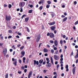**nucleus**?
<instances>
[{"label":"nucleus","instance_id":"f257e3e1","mask_svg":"<svg viewBox=\"0 0 78 78\" xmlns=\"http://www.w3.org/2000/svg\"><path fill=\"white\" fill-rule=\"evenodd\" d=\"M38 35V36H37ZM35 37H37L36 41L37 42H38L39 40L41 39V34H39L38 35V33H37L34 35Z\"/></svg>","mask_w":78,"mask_h":78},{"label":"nucleus","instance_id":"f03ea898","mask_svg":"<svg viewBox=\"0 0 78 78\" xmlns=\"http://www.w3.org/2000/svg\"><path fill=\"white\" fill-rule=\"evenodd\" d=\"M47 35L48 36H49L51 37V38H54V37H55V35H54V34L53 33L51 32L49 33L48 32L47 33Z\"/></svg>","mask_w":78,"mask_h":78},{"label":"nucleus","instance_id":"7ed1b4c3","mask_svg":"<svg viewBox=\"0 0 78 78\" xmlns=\"http://www.w3.org/2000/svg\"><path fill=\"white\" fill-rule=\"evenodd\" d=\"M11 16L10 15H9L8 16H7V15H5V19L7 21H9V20H11Z\"/></svg>","mask_w":78,"mask_h":78},{"label":"nucleus","instance_id":"20e7f679","mask_svg":"<svg viewBox=\"0 0 78 78\" xmlns=\"http://www.w3.org/2000/svg\"><path fill=\"white\" fill-rule=\"evenodd\" d=\"M2 52L4 56H5L6 54L7 53V49L6 48L3 49Z\"/></svg>","mask_w":78,"mask_h":78},{"label":"nucleus","instance_id":"39448f33","mask_svg":"<svg viewBox=\"0 0 78 78\" xmlns=\"http://www.w3.org/2000/svg\"><path fill=\"white\" fill-rule=\"evenodd\" d=\"M25 2H22L20 3L19 6H22V7H23V6H24L25 5Z\"/></svg>","mask_w":78,"mask_h":78},{"label":"nucleus","instance_id":"423d86ee","mask_svg":"<svg viewBox=\"0 0 78 78\" xmlns=\"http://www.w3.org/2000/svg\"><path fill=\"white\" fill-rule=\"evenodd\" d=\"M50 28L51 30H52V31H55V29H56V26L54 25L52 27H51Z\"/></svg>","mask_w":78,"mask_h":78},{"label":"nucleus","instance_id":"0eeeda50","mask_svg":"<svg viewBox=\"0 0 78 78\" xmlns=\"http://www.w3.org/2000/svg\"><path fill=\"white\" fill-rule=\"evenodd\" d=\"M54 58L55 59V60H56L57 61V60H58L59 59V56L57 55H54Z\"/></svg>","mask_w":78,"mask_h":78},{"label":"nucleus","instance_id":"6e6552de","mask_svg":"<svg viewBox=\"0 0 78 78\" xmlns=\"http://www.w3.org/2000/svg\"><path fill=\"white\" fill-rule=\"evenodd\" d=\"M25 53V52L24 51H22V52H21V54L22 55L20 56V58H22L23 56H24Z\"/></svg>","mask_w":78,"mask_h":78},{"label":"nucleus","instance_id":"1a4fd4ad","mask_svg":"<svg viewBox=\"0 0 78 78\" xmlns=\"http://www.w3.org/2000/svg\"><path fill=\"white\" fill-rule=\"evenodd\" d=\"M17 59H15V61L13 62V64L15 66H17Z\"/></svg>","mask_w":78,"mask_h":78},{"label":"nucleus","instance_id":"9d476101","mask_svg":"<svg viewBox=\"0 0 78 78\" xmlns=\"http://www.w3.org/2000/svg\"><path fill=\"white\" fill-rule=\"evenodd\" d=\"M32 75V71H30L28 75V78H30Z\"/></svg>","mask_w":78,"mask_h":78},{"label":"nucleus","instance_id":"9b49d317","mask_svg":"<svg viewBox=\"0 0 78 78\" xmlns=\"http://www.w3.org/2000/svg\"><path fill=\"white\" fill-rule=\"evenodd\" d=\"M48 25H49L50 26H51V25H55V22H53L52 23H48Z\"/></svg>","mask_w":78,"mask_h":78},{"label":"nucleus","instance_id":"f8f14e48","mask_svg":"<svg viewBox=\"0 0 78 78\" xmlns=\"http://www.w3.org/2000/svg\"><path fill=\"white\" fill-rule=\"evenodd\" d=\"M54 44L55 46V47H57L58 45V41L57 40H55L54 41Z\"/></svg>","mask_w":78,"mask_h":78},{"label":"nucleus","instance_id":"ddd939ff","mask_svg":"<svg viewBox=\"0 0 78 78\" xmlns=\"http://www.w3.org/2000/svg\"><path fill=\"white\" fill-rule=\"evenodd\" d=\"M51 64L50 63H49H49L48 64V65H46L47 67H49V68L51 67Z\"/></svg>","mask_w":78,"mask_h":78},{"label":"nucleus","instance_id":"4468645a","mask_svg":"<svg viewBox=\"0 0 78 78\" xmlns=\"http://www.w3.org/2000/svg\"><path fill=\"white\" fill-rule=\"evenodd\" d=\"M76 51H77V53L76 54V55L75 56V58H78V49H76Z\"/></svg>","mask_w":78,"mask_h":78},{"label":"nucleus","instance_id":"2eb2a0df","mask_svg":"<svg viewBox=\"0 0 78 78\" xmlns=\"http://www.w3.org/2000/svg\"><path fill=\"white\" fill-rule=\"evenodd\" d=\"M75 69H76V67H74L73 69V75H75Z\"/></svg>","mask_w":78,"mask_h":78},{"label":"nucleus","instance_id":"dca6fc26","mask_svg":"<svg viewBox=\"0 0 78 78\" xmlns=\"http://www.w3.org/2000/svg\"><path fill=\"white\" fill-rule=\"evenodd\" d=\"M29 20V17H27L25 18V22H28Z\"/></svg>","mask_w":78,"mask_h":78},{"label":"nucleus","instance_id":"f3484780","mask_svg":"<svg viewBox=\"0 0 78 78\" xmlns=\"http://www.w3.org/2000/svg\"><path fill=\"white\" fill-rule=\"evenodd\" d=\"M67 20V17H66L65 18H63L62 19V22H66V20Z\"/></svg>","mask_w":78,"mask_h":78},{"label":"nucleus","instance_id":"a211bd4d","mask_svg":"<svg viewBox=\"0 0 78 78\" xmlns=\"http://www.w3.org/2000/svg\"><path fill=\"white\" fill-rule=\"evenodd\" d=\"M50 13H52L51 14V16L53 18L55 16V13L52 12H50Z\"/></svg>","mask_w":78,"mask_h":78},{"label":"nucleus","instance_id":"6ab92c4d","mask_svg":"<svg viewBox=\"0 0 78 78\" xmlns=\"http://www.w3.org/2000/svg\"><path fill=\"white\" fill-rule=\"evenodd\" d=\"M43 61H44L43 59H41L39 61V64H42V62H43Z\"/></svg>","mask_w":78,"mask_h":78},{"label":"nucleus","instance_id":"aec40b11","mask_svg":"<svg viewBox=\"0 0 78 78\" xmlns=\"http://www.w3.org/2000/svg\"><path fill=\"white\" fill-rule=\"evenodd\" d=\"M46 60L47 61V62H46V64H48L49 63V62H50V60H49V58H46Z\"/></svg>","mask_w":78,"mask_h":78},{"label":"nucleus","instance_id":"412c9836","mask_svg":"<svg viewBox=\"0 0 78 78\" xmlns=\"http://www.w3.org/2000/svg\"><path fill=\"white\" fill-rule=\"evenodd\" d=\"M25 28L26 29H27V31L28 32L30 33V29H29V28L27 27H25Z\"/></svg>","mask_w":78,"mask_h":78},{"label":"nucleus","instance_id":"4be33fe9","mask_svg":"<svg viewBox=\"0 0 78 78\" xmlns=\"http://www.w3.org/2000/svg\"><path fill=\"white\" fill-rule=\"evenodd\" d=\"M43 51L45 53H47V52H48V50L46 48H44L43 50Z\"/></svg>","mask_w":78,"mask_h":78},{"label":"nucleus","instance_id":"5701e85b","mask_svg":"<svg viewBox=\"0 0 78 78\" xmlns=\"http://www.w3.org/2000/svg\"><path fill=\"white\" fill-rule=\"evenodd\" d=\"M51 62L52 64L53 65V58H52V57H51Z\"/></svg>","mask_w":78,"mask_h":78},{"label":"nucleus","instance_id":"b1692460","mask_svg":"<svg viewBox=\"0 0 78 78\" xmlns=\"http://www.w3.org/2000/svg\"><path fill=\"white\" fill-rule=\"evenodd\" d=\"M24 17H27V15H23L21 17V19H23V18Z\"/></svg>","mask_w":78,"mask_h":78},{"label":"nucleus","instance_id":"393cba45","mask_svg":"<svg viewBox=\"0 0 78 78\" xmlns=\"http://www.w3.org/2000/svg\"><path fill=\"white\" fill-rule=\"evenodd\" d=\"M58 50H57L56 51L55 53H54V54H55V55H58Z\"/></svg>","mask_w":78,"mask_h":78},{"label":"nucleus","instance_id":"a878e982","mask_svg":"<svg viewBox=\"0 0 78 78\" xmlns=\"http://www.w3.org/2000/svg\"><path fill=\"white\" fill-rule=\"evenodd\" d=\"M11 7H12V5L11 4L9 5L8 7L10 9V8H11Z\"/></svg>","mask_w":78,"mask_h":78},{"label":"nucleus","instance_id":"bb28decb","mask_svg":"<svg viewBox=\"0 0 78 78\" xmlns=\"http://www.w3.org/2000/svg\"><path fill=\"white\" fill-rule=\"evenodd\" d=\"M50 5H49V4H48L47 5L46 7L48 9V8H49V7H50Z\"/></svg>","mask_w":78,"mask_h":78},{"label":"nucleus","instance_id":"cd10ccee","mask_svg":"<svg viewBox=\"0 0 78 78\" xmlns=\"http://www.w3.org/2000/svg\"><path fill=\"white\" fill-rule=\"evenodd\" d=\"M32 12H33V10H29L28 12V13H32Z\"/></svg>","mask_w":78,"mask_h":78},{"label":"nucleus","instance_id":"c85d7f7f","mask_svg":"<svg viewBox=\"0 0 78 78\" xmlns=\"http://www.w3.org/2000/svg\"><path fill=\"white\" fill-rule=\"evenodd\" d=\"M34 65H36V62H36V60H34Z\"/></svg>","mask_w":78,"mask_h":78},{"label":"nucleus","instance_id":"c756f323","mask_svg":"<svg viewBox=\"0 0 78 78\" xmlns=\"http://www.w3.org/2000/svg\"><path fill=\"white\" fill-rule=\"evenodd\" d=\"M17 34L18 35H19V36H22V34L21 33H20L19 32H18Z\"/></svg>","mask_w":78,"mask_h":78},{"label":"nucleus","instance_id":"7c9ffc66","mask_svg":"<svg viewBox=\"0 0 78 78\" xmlns=\"http://www.w3.org/2000/svg\"><path fill=\"white\" fill-rule=\"evenodd\" d=\"M28 6H30V8H33V5H28Z\"/></svg>","mask_w":78,"mask_h":78},{"label":"nucleus","instance_id":"2f4dec72","mask_svg":"<svg viewBox=\"0 0 78 78\" xmlns=\"http://www.w3.org/2000/svg\"><path fill=\"white\" fill-rule=\"evenodd\" d=\"M47 3H48V4H51V1H48Z\"/></svg>","mask_w":78,"mask_h":78},{"label":"nucleus","instance_id":"473e14b6","mask_svg":"<svg viewBox=\"0 0 78 78\" xmlns=\"http://www.w3.org/2000/svg\"><path fill=\"white\" fill-rule=\"evenodd\" d=\"M43 9V7L42 6H41L39 8V9L40 10H42Z\"/></svg>","mask_w":78,"mask_h":78},{"label":"nucleus","instance_id":"72a5a7b5","mask_svg":"<svg viewBox=\"0 0 78 78\" xmlns=\"http://www.w3.org/2000/svg\"><path fill=\"white\" fill-rule=\"evenodd\" d=\"M24 48V46H22L20 48V49L22 50H23V48Z\"/></svg>","mask_w":78,"mask_h":78},{"label":"nucleus","instance_id":"f704fd0d","mask_svg":"<svg viewBox=\"0 0 78 78\" xmlns=\"http://www.w3.org/2000/svg\"><path fill=\"white\" fill-rule=\"evenodd\" d=\"M50 42L51 44H53V43H54V41L52 40H50Z\"/></svg>","mask_w":78,"mask_h":78},{"label":"nucleus","instance_id":"c9c22d12","mask_svg":"<svg viewBox=\"0 0 78 78\" xmlns=\"http://www.w3.org/2000/svg\"><path fill=\"white\" fill-rule=\"evenodd\" d=\"M8 32L9 34H11L12 33V30H8Z\"/></svg>","mask_w":78,"mask_h":78},{"label":"nucleus","instance_id":"e433bc0d","mask_svg":"<svg viewBox=\"0 0 78 78\" xmlns=\"http://www.w3.org/2000/svg\"><path fill=\"white\" fill-rule=\"evenodd\" d=\"M8 78V74L7 73L5 75V78Z\"/></svg>","mask_w":78,"mask_h":78},{"label":"nucleus","instance_id":"4c0bfd02","mask_svg":"<svg viewBox=\"0 0 78 78\" xmlns=\"http://www.w3.org/2000/svg\"><path fill=\"white\" fill-rule=\"evenodd\" d=\"M26 62H27V63H28L29 62V59L27 58L26 59Z\"/></svg>","mask_w":78,"mask_h":78},{"label":"nucleus","instance_id":"58836bf2","mask_svg":"<svg viewBox=\"0 0 78 78\" xmlns=\"http://www.w3.org/2000/svg\"><path fill=\"white\" fill-rule=\"evenodd\" d=\"M20 12H23V9H22V8H20Z\"/></svg>","mask_w":78,"mask_h":78},{"label":"nucleus","instance_id":"ea45409f","mask_svg":"<svg viewBox=\"0 0 78 78\" xmlns=\"http://www.w3.org/2000/svg\"><path fill=\"white\" fill-rule=\"evenodd\" d=\"M18 61L20 64H21L22 63V61L20 59H19Z\"/></svg>","mask_w":78,"mask_h":78},{"label":"nucleus","instance_id":"a19ab883","mask_svg":"<svg viewBox=\"0 0 78 78\" xmlns=\"http://www.w3.org/2000/svg\"><path fill=\"white\" fill-rule=\"evenodd\" d=\"M51 53H54V50L53 49H51Z\"/></svg>","mask_w":78,"mask_h":78},{"label":"nucleus","instance_id":"79ce46f5","mask_svg":"<svg viewBox=\"0 0 78 78\" xmlns=\"http://www.w3.org/2000/svg\"><path fill=\"white\" fill-rule=\"evenodd\" d=\"M62 43H63V41H62V40H61L60 41V44H62Z\"/></svg>","mask_w":78,"mask_h":78},{"label":"nucleus","instance_id":"37998d69","mask_svg":"<svg viewBox=\"0 0 78 78\" xmlns=\"http://www.w3.org/2000/svg\"><path fill=\"white\" fill-rule=\"evenodd\" d=\"M12 28L14 30L15 29H16V27L15 26H13V27H12Z\"/></svg>","mask_w":78,"mask_h":78},{"label":"nucleus","instance_id":"c03bdc74","mask_svg":"<svg viewBox=\"0 0 78 78\" xmlns=\"http://www.w3.org/2000/svg\"><path fill=\"white\" fill-rule=\"evenodd\" d=\"M59 65L58 64L57 65V70H58V68H59Z\"/></svg>","mask_w":78,"mask_h":78},{"label":"nucleus","instance_id":"a18cd8bd","mask_svg":"<svg viewBox=\"0 0 78 78\" xmlns=\"http://www.w3.org/2000/svg\"><path fill=\"white\" fill-rule=\"evenodd\" d=\"M24 72H25V73H27V69H24Z\"/></svg>","mask_w":78,"mask_h":78},{"label":"nucleus","instance_id":"49530a36","mask_svg":"<svg viewBox=\"0 0 78 78\" xmlns=\"http://www.w3.org/2000/svg\"><path fill=\"white\" fill-rule=\"evenodd\" d=\"M78 23V20L76 22H75V25H77Z\"/></svg>","mask_w":78,"mask_h":78},{"label":"nucleus","instance_id":"de8ad7c7","mask_svg":"<svg viewBox=\"0 0 78 78\" xmlns=\"http://www.w3.org/2000/svg\"><path fill=\"white\" fill-rule=\"evenodd\" d=\"M8 39H11L12 38V36H9L8 37Z\"/></svg>","mask_w":78,"mask_h":78},{"label":"nucleus","instance_id":"09e8293b","mask_svg":"<svg viewBox=\"0 0 78 78\" xmlns=\"http://www.w3.org/2000/svg\"><path fill=\"white\" fill-rule=\"evenodd\" d=\"M55 34H56V33H57V30H54V31Z\"/></svg>","mask_w":78,"mask_h":78},{"label":"nucleus","instance_id":"8fccbe9b","mask_svg":"<svg viewBox=\"0 0 78 78\" xmlns=\"http://www.w3.org/2000/svg\"><path fill=\"white\" fill-rule=\"evenodd\" d=\"M66 16L64 15H62L61 16V17H62V18H64V17H65Z\"/></svg>","mask_w":78,"mask_h":78},{"label":"nucleus","instance_id":"3c124183","mask_svg":"<svg viewBox=\"0 0 78 78\" xmlns=\"http://www.w3.org/2000/svg\"><path fill=\"white\" fill-rule=\"evenodd\" d=\"M41 66H42V64H40L38 66V67H40Z\"/></svg>","mask_w":78,"mask_h":78},{"label":"nucleus","instance_id":"603ef678","mask_svg":"<svg viewBox=\"0 0 78 78\" xmlns=\"http://www.w3.org/2000/svg\"><path fill=\"white\" fill-rule=\"evenodd\" d=\"M24 69L25 68H24V67L23 66L21 67V70H24Z\"/></svg>","mask_w":78,"mask_h":78},{"label":"nucleus","instance_id":"864d4df0","mask_svg":"<svg viewBox=\"0 0 78 78\" xmlns=\"http://www.w3.org/2000/svg\"><path fill=\"white\" fill-rule=\"evenodd\" d=\"M16 38H18V39H19L20 38V37H19V35H17L16 36Z\"/></svg>","mask_w":78,"mask_h":78},{"label":"nucleus","instance_id":"5fc2aeb1","mask_svg":"<svg viewBox=\"0 0 78 78\" xmlns=\"http://www.w3.org/2000/svg\"><path fill=\"white\" fill-rule=\"evenodd\" d=\"M4 6L5 8H6V7H7V6H8V5L6 4H4Z\"/></svg>","mask_w":78,"mask_h":78},{"label":"nucleus","instance_id":"6e6d98bb","mask_svg":"<svg viewBox=\"0 0 78 78\" xmlns=\"http://www.w3.org/2000/svg\"><path fill=\"white\" fill-rule=\"evenodd\" d=\"M66 69H68V68H69V66H68V65H67L66 66Z\"/></svg>","mask_w":78,"mask_h":78},{"label":"nucleus","instance_id":"4d7b16f0","mask_svg":"<svg viewBox=\"0 0 78 78\" xmlns=\"http://www.w3.org/2000/svg\"><path fill=\"white\" fill-rule=\"evenodd\" d=\"M0 39H2V40H3V36H2L0 37Z\"/></svg>","mask_w":78,"mask_h":78},{"label":"nucleus","instance_id":"13d9d810","mask_svg":"<svg viewBox=\"0 0 78 78\" xmlns=\"http://www.w3.org/2000/svg\"><path fill=\"white\" fill-rule=\"evenodd\" d=\"M46 63V62H45V61L43 62V65H44Z\"/></svg>","mask_w":78,"mask_h":78},{"label":"nucleus","instance_id":"bf43d9fd","mask_svg":"<svg viewBox=\"0 0 78 78\" xmlns=\"http://www.w3.org/2000/svg\"><path fill=\"white\" fill-rule=\"evenodd\" d=\"M42 43H40L38 47L39 48L41 47V45H42Z\"/></svg>","mask_w":78,"mask_h":78},{"label":"nucleus","instance_id":"052dcab7","mask_svg":"<svg viewBox=\"0 0 78 78\" xmlns=\"http://www.w3.org/2000/svg\"><path fill=\"white\" fill-rule=\"evenodd\" d=\"M47 46L48 48H50V45L48 44H47Z\"/></svg>","mask_w":78,"mask_h":78},{"label":"nucleus","instance_id":"680f3d73","mask_svg":"<svg viewBox=\"0 0 78 78\" xmlns=\"http://www.w3.org/2000/svg\"><path fill=\"white\" fill-rule=\"evenodd\" d=\"M54 50H57V48H56V47H54Z\"/></svg>","mask_w":78,"mask_h":78},{"label":"nucleus","instance_id":"e2e57ef3","mask_svg":"<svg viewBox=\"0 0 78 78\" xmlns=\"http://www.w3.org/2000/svg\"><path fill=\"white\" fill-rule=\"evenodd\" d=\"M41 3H42V1H40L39 2V4L40 5H41Z\"/></svg>","mask_w":78,"mask_h":78},{"label":"nucleus","instance_id":"0e129e2a","mask_svg":"<svg viewBox=\"0 0 78 78\" xmlns=\"http://www.w3.org/2000/svg\"><path fill=\"white\" fill-rule=\"evenodd\" d=\"M36 64L37 65H39V62L38 61H37Z\"/></svg>","mask_w":78,"mask_h":78},{"label":"nucleus","instance_id":"69168bd1","mask_svg":"<svg viewBox=\"0 0 78 78\" xmlns=\"http://www.w3.org/2000/svg\"><path fill=\"white\" fill-rule=\"evenodd\" d=\"M18 73L19 74H21L22 73V71H18Z\"/></svg>","mask_w":78,"mask_h":78},{"label":"nucleus","instance_id":"338daca9","mask_svg":"<svg viewBox=\"0 0 78 78\" xmlns=\"http://www.w3.org/2000/svg\"><path fill=\"white\" fill-rule=\"evenodd\" d=\"M3 45V43H0V46H2Z\"/></svg>","mask_w":78,"mask_h":78},{"label":"nucleus","instance_id":"774afa93","mask_svg":"<svg viewBox=\"0 0 78 78\" xmlns=\"http://www.w3.org/2000/svg\"><path fill=\"white\" fill-rule=\"evenodd\" d=\"M78 62V59H77L76 61V64H77V63Z\"/></svg>","mask_w":78,"mask_h":78}]
</instances>
